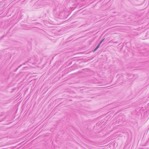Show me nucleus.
<instances>
[{
    "label": "nucleus",
    "instance_id": "nucleus-5",
    "mask_svg": "<svg viewBox=\"0 0 149 149\" xmlns=\"http://www.w3.org/2000/svg\"><path fill=\"white\" fill-rule=\"evenodd\" d=\"M97 49L95 48L93 50V52H95Z\"/></svg>",
    "mask_w": 149,
    "mask_h": 149
},
{
    "label": "nucleus",
    "instance_id": "nucleus-3",
    "mask_svg": "<svg viewBox=\"0 0 149 149\" xmlns=\"http://www.w3.org/2000/svg\"><path fill=\"white\" fill-rule=\"evenodd\" d=\"M22 64H21L20 65H19V66H18V67L16 69V70H17L18 69V68H20V67H21V66H22Z\"/></svg>",
    "mask_w": 149,
    "mask_h": 149
},
{
    "label": "nucleus",
    "instance_id": "nucleus-1",
    "mask_svg": "<svg viewBox=\"0 0 149 149\" xmlns=\"http://www.w3.org/2000/svg\"><path fill=\"white\" fill-rule=\"evenodd\" d=\"M100 45V44L99 43L95 48L97 49L99 47Z\"/></svg>",
    "mask_w": 149,
    "mask_h": 149
},
{
    "label": "nucleus",
    "instance_id": "nucleus-6",
    "mask_svg": "<svg viewBox=\"0 0 149 149\" xmlns=\"http://www.w3.org/2000/svg\"><path fill=\"white\" fill-rule=\"evenodd\" d=\"M25 63H23L22 65H25Z\"/></svg>",
    "mask_w": 149,
    "mask_h": 149
},
{
    "label": "nucleus",
    "instance_id": "nucleus-4",
    "mask_svg": "<svg viewBox=\"0 0 149 149\" xmlns=\"http://www.w3.org/2000/svg\"><path fill=\"white\" fill-rule=\"evenodd\" d=\"M104 39H103L100 43V44L101 43L104 41Z\"/></svg>",
    "mask_w": 149,
    "mask_h": 149
},
{
    "label": "nucleus",
    "instance_id": "nucleus-2",
    "mask_svg": "<svg viewBox=\"0 0 149 149\" xmlns=\"http://www.w3.org/2000/svg\"><path fill=\"white\" fill-rule=\"evenodd\" d=\"M100 45V44L99 43L95 48L97 49L99 47Z\"/></svg>",
    "mask_w": 149,
    "mask_h": 149
}]
</instances>
